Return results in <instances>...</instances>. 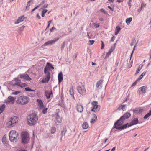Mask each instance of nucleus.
I'll return each mask as SVG.
<instances>
[{
  "mask_svg": "<svg viewBox=\"0 0 151 151\" xmlns=\"http://www.w3.org/2000/svg\"><path fill=\"white\" fill-rule=\"evenodd\" d=\"M131 114L129 112H126L114 124V128L118 130H122L119 128L122 126L125 120L129 118L131 116Z\"/></svg>",
  "mask_w": 151,
  "mask_h": 151,
  "instance_id": "nucleus-1",
  "label": "nucleus"
},
{
  "mask_svg": "<svg viewBox=\"0 0 151 151\" xmlns=\"http://www.w3.org/2000/svg\"><path fill=\"white\" fill-rule=\"evenodd\" d=\"M38 117L35 113H32L29 115L27 117V123L29 125H35L38 120Z\"/></svg>",
  "mask_w": 151,
  "mask_h": 151,
  "instance_id": "nucleus-2",
  "label": "nucleus"
},
{
  "mask_svg": "<svg viewBox=\"0 0 151 151\" xmlns=\"http://www.w3.org/2000/svg\"><path fill=\"white\" fill-rule=\"evenodd\" d=\"M29 98L26 96H21L19 97L16 101V103L18 104L25 105L29 101Z\"/></svg>",
  "mask_w": 151,
  "mask_h": 151,
  "instance_id": "nucleus-3",
  "label": "nucleus"
},
{
  "mask_svg": "<svg viewBox=\"0 0 151 151\" xmlns=\"http://www.w3.org/2000/svg\"><path fill=\"white\" fill-rule=\"evenodd\" d=\"M18 118L14 116L11 117L7 122L6 125L9 128L15 126L18 122Z\"/></svg>",
  "mask_w": 151,
  "mask_h": 151,
  "instance_id": "nucleus-4",
  "label": "nucleus"
},
{
  "mask_svg": "<svg viewBox=\"0 0 151 151\" xmlns=\"http://www.w3.org/2000/svg\"><path fill=\"white\" fill-rule=\"evenodd\" d=\"M9 139L11 142H14L19 137V135L16 131L12 130L11 131L9 134Z\"/></svg>",
  "mask_w": 151,
  "mask_h": 151,
  "instance_id": "nucleus-5",
  "label": "nucleus"
},
{
  "mask_svg": "<svg viewBox=\"0 0 151 151\" xmlns=\"http://www.w3.org/2000/svg\"><path fill=\"white\" fill-rule=\"evenodd\" d=\"M138 123L139 121L138 119L137 118H134L130 123L129 124L127 123L125 124L122 125L119 128L120 129H121V130H122L126 128L127 127H129L132 125L136 124H138Z\"/></svg>",
  "mask_w": 151,
  "mask_h": 151,
  "instance_id": "nucleus-6",
  "label": "nucleus"
},
{
  "mask_svg": "<svg viewBox=\"0 0 151 151\" xmlns=\"http://www.w3.org/2000/svg\"><path fill=\"white\" fill-rule=\"evenodd\" d=\"M21 137L22 142L24 143H27L29 141V134L26 132L22 133Z\"/></svg>",
  "mask_w": 151,
  "mask_h": 151,
  "instance_id": "nucleus-7",
  "label": "nucleus"
},
{
  "mask_svg": "<svg viewBox=\"0 0 151 151\" xmlns=\"http://www.w3.org/2000/svg\"><path fill=\"white\" fill-rule=\"evenodd\" d=\"M91 104L92 108L91 109V111L95 113L98 112L100 108V106L98 105V102L95 101H93L91 103Z\"/></svg>",
  "mask_w": 151,
  "mask_h": 151,
  "instance_id": "nucleus-8",
  "label": "nucleus"
},
{
  "mask_svg": "<svg viewBox=\"0 0 151 151\" xmlns=\"http://www.w3.org/2000/svg\"><path fill=\"white\" fill-rule=\"evenodd\" d=\"M15 98L11 96H9L5 100L4 102L6 104H13L14 103Z\"/></svg>",
  "mask_w": 151,
  "mask_h": 151,
  "instance_id": "nucleus-9",
  "label": "nucleus"
},
{
  "mask_svg": "<svg viewBox=\"0 0 151 151\" xmlns=\"http://www.w3.org/2000/svg\"><path fill=\"white\" fill-rule=\"evenodd\" d=\"M77 90L79 93L82 95L86 93L85 86L83 85L78 86L77 87Z\"/></svg>",
  "mask_w": 151,
  "mask_h": 151,
  "instance_id": "nucleus-10",
  "label": "nucleus"
},
{
  "mask_svg": "<svg viewBox=\"0 0 151 151\" xmlns=\"http://www.w3.org/2000/svg\"><path fill=\"white\" fill-rule=\"evenodd\" d=\"M59 39V38L58 37L55 38L53 40L48 41L45 43L43 46H45L48 45H51L55 43Z\"/></svg>",
  "mask_w": 151,
  "mask_h": 151,
  "instance_id": "nucleus-11",
  "label": "nucleus"
},
{
  "mask_svg": "<svg viewBox=\"0 0 151 151\" xmlns=\"http://www.w3.org/2000/svg\"><path fill=\"white\" fill-rule=\"evenodd\" d=\"M46 74H47L46 75L45 78V79H43L41 81V82L42 83H47L50 78V73L49 72H47V73Z\"/></svg>",
  "mask_w": 151,
  "mask_h": 151,
  "instance_id": "nucleus-12",
  "label": "nucleus"
},
{
  "mask_svg": "<svg viewBox=\"0 0 151 151\" xmlns=\"http://www.w3.org/2000/svg\"><path fill=\"white\" fill-rule=\"evenodd\" d=\"M20 77L21 78L27 80H30L31 79L30 78L28 75L27 74H20Z\"/></svg>",
  "mask_w": 151,
  "mask_h": 151,
  "instance_id": "nucleus-13",
  "label": "nucleus"
},
{
  "mask_svg": "<svg viewBox=\"0 0 151 151\" xmlns=\"http://www.w3.org/2000/svg\"><path fill=\"white\" fill-rule=\"evenodd\" d=\"M147 87L145 86H143L139 89V94L140 95L145 93L146 92Z\"/></svg>",
  "mask_w": 151,
  "mask_h": 151,
  "instance_id": "nucleus-14",
  "label": "nucleus"
},
{
  "mask_svg": "<svg viewBox=\"0 0 151 151\" xmlns=\"http://www.w3.org/2000/svg\"><path fill=\"white\" fill-rule=\"evenodd\" d=\"M37 105L41 109H42L44 107L42 101L41 100L37 99Z\"/></svg>",
  "mask_w": 151,
  "mask_h": 151,
  "instance_id": "nucleus-15",
  "label": "nucleus"
},
{
  "mask_svg": "<svg viewBox=\"0 0 151 151\" xmlns=\"http://www.w3.org/2000/svg\"><path fill=\"white\" fill-rule=\"evenodd\" d=\"M76 108L77 111L80 113H82L83 110V107L79 104H77Z\"/></svg>",
  "mask_w": 151,
  "mask_h": 151,
  "instance_id": "nucleus-16",
  "label": "nucleus"
},
{
  "mask_svg": "<svg viewBox=\"0 0 151 151\" xmlns=\"http://www.w3.org/2000/svg\"><path fill=\"white\" fill-rule=\"evenodd\" d=\"M103 80H101L99 81L96 84V87L97 88L100 89L101 88L102 86V83Z\"/></svg>",
  "mask_w": 151,
  "mask_h": 151,
  "instance_id": "nucleus-17",
  "label": "nucleus"
},
{
  "mask_svg": "<svg viewBox=\"0 0 151 151\" xmlns=\"http://www.w3.org/2000/svg\"><path fill=\"white\" fill-rule=\"evenodd\" d=\"M45 95L47 98H50L52 95V91H46Z\"/></svg>",
  "mask_w": 151,
  "mask_h": 151,
  "instance_id": "nucleus-18",
  "label": "nucleus"
},
{
  "mask_svg": "<svg viewBox=\"0 0 151 151\" xmlns=\"http://www.w3.org/2000/svg\"><path fill=\"white\" fill-rule=\"evenodd\" d=\"M24 16H21L19 17L18 19L15 22V24H18L23 21L24 18H23Z\"/></svg>",
  "mask_w": 151,
  "mask_h": 151,
  "instance_id": "nucleus-19",
  "label": "nucleus"
},
{
  "mask_svg": "<svg viewBox=\"0 0 151 151\" xmlns=\"http://www.w3.org/2000/svg\"><path fill=\"white\" fill-rule=\"evenodd\" d=\"M59 83L61 82L63 78L62 73L61 72L59 73L58 76Z\"/></svg>",
  "mask_w": 151,
  "mask_h": 151,
  "instance_id": "nucleus-20",
  "label": "nucleus"
},
{
  "mask_svg": "<svg viewBox=\"0 0 151 151\" xmlns=\"http://www.w3.org/2000/svg\"><path fill=\"white\" fill-rule=\"evenodd\" d=\"M93 117L90 121L91 123H93L95 122L97 120V116L95 114L93 115Z\"/></svg>",
  "mask_w": 151,
  "mask_h": 151,
  "instance_id": "nucleus-21",
  "label": "nucleus"
},
{
  "mask_svg": "<svg viewBox=\"0 0 151 151\" xmlns=\"http://www.w3.org/2000/svg\"><path fill=\"white\" fill-rule=\"evenodd\" d=\"M2 142L4 144L6 145L7 143V141L6 139V137L5 135H4L2 138Z\"/></svg>",
  "mask_w": 151,
  "mask_h": 151,
  "instance_id": "nucleus-22",
  "label": "nucleus"
},
{
  "mask_svg": "<svg viewBox=\"0 0 151 151\" xmlns=\"http://www.w3.org/2000/svg\"><path fill=\"white\" fill-rule=\"evenodd\" d=\"M14 81H15V84L14 85H17L18 86L19 85L21 82L20 80L17 78H15L14 79Z\"/></svg>",
  "mask_w": 151,
  "mask_h": 151,
  "instance_id": "nucleus-23",
  "label": "nucleus"
},
{
  "mask_svg": "<svg viewBox=\"0 0 151 151\" xmlns=\"http://www.w3.org/2000/svg\"><path fill=\"white\" fill-rule=\"evenodd\" d=\"M121 30V28L119 26H116V28L115 29V35H117L119 32Z\"/></svg>",
  "mask_w": 151,
  "mask_h": 151,
  "instance_id": "nucleus-24",
  "label": "nucleus"
},
{
  "mask_svg": "<svg viewBox=\"0 0 151 151\" xmlns=\"http://www.w3.org/2000/svg\"><path fill=\"white\" fill-rule=\"evenodd\" d=\"M146 74V72H144L142 73V74L139 76V77L138 78L137 80V81H139L143 77V76H144L145 74Z\"/></svg>",
  "mask_w": 151,
  "mask_h": 151,
  "instance_id": "nucleus-25",
  "label": "nucleus"
},
{
  "mask_svg": "<svg viewBox=\"0 0 151 151\" xmlns=\"http://www.w3.org/2000/svg\"><path fill=\"white\" fill-rule=\"evenodd\" d=\"M126 106L124 105H122L120 106L118 108V109L119 110H122L124 111L125 110Z\"/></svg>",
  "mask_w": 151,
  "mask_h": 151,
  "instance_id": "nucleus-26",
  "label": "nucleus"
},
{
  "mask_svg": "<svg viewBox=\"0 0 151 151\" xmlns=\"http://www.w3.org/2000/svg\"><path fill=\"white\" fill-rule=\"evenodd\" d=\"M6 107V105L5 104H3L0 107V113H2Z\"/></svg>",
  "mask_w": 151,
  "mask_h": 151,
  "instance_id": "nucleus-27",
  "label": "nucleus"
},
{
  "mask_svg": "<svg viewBox=\"0 0 151 151\" xmlns=\"http://www.w3.org/2000/svg\"><path fill=\"white\" fill-rule=\"evenodd\" d=\"M88 124L87 122H84L82 125V127L84 129H86L88 128Z\"/></svg>",
  "mask_w": 151,
  "mask_h": 151,
  "instance_id": "nucleus-28",
  "label": "nucleus"
},
{
  "mask_svg": "<svg viewBox=\"0 0 151 151\" xmlns=\"http://www.w3.org/2000/svg\"><path fill=\"white\" fill-rule=\"evenodd\" d=\"M143 109L142 108H139L136 110L135 112L137 113L140 114L143 111Z\"/></svg>",
  "mask_w": 151,
  "mask_h": 151,
  "instance_id": "nucleus-29",
  "label": "nucleus"
},
{
  "mask_svg": "<svg viewBox=\"0 0 151 151\" xmlns=\"http://www.w3.org/2000/svg\"><path fill=\"white\" fill-rule=\"evenodd\" d=\"M132 20V18L131 17L127 18L126 20V22L127 24H129L131 21Z\"/></svg>",
  "mask_w": 151,
  "mask_h": 151,
  "instance_id": "nucleus-30",
  "label": "nucleus"
},
{
  "mask_svg": "<svg viewBox=\"0 0 151 151\" xmlns=\"http://www.w3.org/2000/svg\"><path fill=\"white\" fill-rule=\"evenodd\" d=\"M151 115V110H150L149 112L144 117V119H147Z\"/></svg>",
  "mask_w": 151,
  "mask_h": 151,
  "instance_id": "nucleus-31",
  "label": "nucleus"
},
{
  "mask_svg": "<svg viewBox=\"0 0 151 151\" xmlns=\"http://www.w3.org/2000/svg\"><path fill=\"white\" fill-rule=\"evenodd\" d=\"M47 65L49 69L51 68L52 69H54V68L53 67L52 65L50 63H48V62L47 63Z\"/></svg>",
  "mask_w": 151,
  "mask_h": 151,
  "instance_id": "nucleus-32",
  "label": "nucleus"
},
{
  "mask_svg": "<svg viewBox=\"0 0 151 151\" xmlns=\"http://www.w3.org/2000/svg\"><path fill=\"white\" fill-rule=\"evenodd\" d=\"M56 119L57 121L59 122L60 123L62 121V119H61L60 117L59 116V115H57L56 117Z\"/></svg>",
  "mask_w": 151,
  "mask_h": 151,
  "instance_id": "nucleus-33",
  "label": "nucleus"
},
{
  "mask_svg": "<svg viewBox=\"0 0 151 151\" xmlns=\"http://www.w3.org/2000/svg\"><path fill=\"white\" fill-rule=\"evenodd\" d=\"M66 132V130L65 129H63L61 132L62 136H64Z\"/></svg>",
  "mask_w": 151,
  "mask_h": 151,
  "instance_id": "nucleus-34",
  "label": "nucleus"
},
{
  "mask_svg": "<svg viewBox=\"0 0 151 151\" xmlns=\"http://www.w3.org/2000/svg\"><path fill=\"white\" fill-rule=\"evenodd\" d=\"M70 93L71 95H72L73 97L74 92H73V90L72 88H70L69 90Z\"/></svg>",
  "mask_w": 151,
  "mask_h": 151,
  "instance_id": "nucleus-35",
  "label": "nucleus"
},
{
  "mask_svg": "<svg viewBox=\"0 0 151 151\" xmlns=\"http://www.w3.org/2000/svg\"><path fill=\"white\" fill-rule=\"evenodd\" d=\"M26 84L24 83H21L20 82L18 86L21 87H24L26 86Z\"/></svg>",
  "mask_w": 151,
  "mask_h": 151,
  "instance_id": "nucleus-36",
  "label": "nucleus"
},
{
  "mask_svg": "<svg viewBox=\"0 0 151 151\" xmlns=\"http://www.w3.org/2000/svg\"><path fill=\"white\" fill-rule=\"evenodd\" d=\"M56 130V128L54 127H52L51 129V133L52 134L54 133Z\"/></svg>",
  "mask_w": 151,
  "mask_h": 151,
  "instance_id": "nucleus-37",
  "label": "nucleus"
},
{
  "mask_svg": "<svg viewBox=\"0 0 151 151\" xmlns=\"http://www.w3.org/2000/svg\"><path fill=\"white\" fill-rule=\"evenodd\" d=\"M49 69V68L47 65L45 67L44 69V72L45 73H47V72H49V71H48Z\"/></svg>",
  "mask_w": 151,
  "mask_h": 151,
  "instance_id": "nucleus-38",
  "label": "nucleus"
},
{
  "mask_svg": "<svg viewBox=\"0 0 151 151\" xmlns=\"http://www.w3.org/2000/svg\"><path fill=\"white\" fill-rule=\"evenodd\" d=\"M44 108V107L42 109V113H43L44 114H45L47 113L48 108Z\"/></svg>",
  "mask_w": 151,
  "mask_h": 151,
  "instance_id": "nucleus-39",
  "label": "nucleus"
},
{
  "mask_svg": "<svg viewBox=\"0 0 151 151\" xmlns=\"http://www.w3.org/2000/svg\"><path fill=\"white\" fill-rule=\"evenodd\" d=\"M142 68V66H141L140 67V65H139V67L138 69H137L136 71V72L135 73L136 74H138L139 72L140 71V70Z\"/></svg>",
  "mask_w": 151,
  "mask_h": 151,
  "instance_id": "nucleus-40",
  "label": "nucleus"
},
{
  "mask_svg": "<svg viewBox=\"0 0 151 151\" xmlns=\"http://www.w3.org/2000/svg\"><path fill=\"white\" fill-rule=\"evenodd\" d=\"M25 90L27 91H34L35 90H32L30 89L29 88L27 87L25 88Z\"/></svg>",
  "mask_w": 151,
  "mask_h": 151,
  "instance_id": "nucleus-41",
  "label": "nucleus"
},
{
  "mask_svg": "<svg viewBox=\"0 0 151 151\" xmlns=\"http://www.w3.org/2000/svg\"><path fill=\"white\" fill-rule=\"evenodd\" d=\"M20 91H16L15 92L12 93V94L16 95L20 93Z\"/></svg>",
  "mask_w": 151,
  "mask_h": 151,
  "instance_id": "nucleus-42",
  "label": "nucleus"
},
{
  "mask_svg": "<svg viewBox=\"0 0 151 151\" xmlns=\"http://www.w3.org/2000/svg\"><path fill=\"white\" fill-rule=\"evenodd\" d=\"M88 42H90V43L89 44V45H91L94 43L95 41L93 40H89Z\"/></svg>",
  "mask_w": 151,
  "mask_h": 151,
  "instance_id": "nucleus-43",
  "label": "nucleus"
},
{
  "mask_svg": "<svg viewBox=\"0 0 151 151\" xmlns=\"http://www.w3.org/2000/svg\"><path fill=\"white\" fill-rule=\"evenodd\" d=\"M32 0H30L28 2L27 4V7H28V9H29V6H30V4L29 3L32 2Z\"/></svg>",
  "mask_w": 151,
  "mask_h": 151,
  "instance_id": "nucleus-44",
  "label": "nucleus"
},
{
  "mask_svg": "<svg viewBox=\"0 0 151 151\" xmlns=\"http://www.w3.org/2000/svg\"><path fill=\"white\" fill-rule=\"evenodd\" d=\"M93 25L94 27L96 28L99 27V24L94 23L93 24Z\"/></svg>",
  "mask_w": 151,
  "mask_h": 151,
  "instance_id": "nucleus-45",
  "label": "nucleus"
},
{
  "mask_svg": "<svg viewBox=\"0 0 151 151\" xmlns=\"http://www.w3.org/2000/svg\"><path fill=\"white\" fill-rule=\"evenodd\" d=\"M114 48L113 47H111L109 50V52L111 53L114 51Z\"/></svg>",
  "mask_w": 151,
  "mask_h": 151,
  "instance_id": "nucleus-46",
  "label": "nucleus"
},
{
  "mask_svg": "<svg viewBox=\"0 0 151 151\" xmlns=\"http://www.w3.org/2000/svg\"><path fill=\"white\" fill-rule=\"evenodd\" d=\"M101 49H104V45L103 42L102 41H101Z\"/></svg>",
  "mask_w": 151,
  "mask_h": 151,
  "instance_id": "nucleus-47",
  "label": "nucleus"
},
{
  "mask_svg": "<svg viewBox=\"0 0 151 151\" xmlns=\"http://www.w3.org/2000/svg\"><path fill=\"white\" fill-rule=\"evenodd\" d=\"M65 42H63V45L61 47L62 50H63V49L64 47H65Z\"/></svg>",
  "mask_w": 151,
  "mask_h": 151,
  "instance_id": "nucleus-48",
  "label": "nucleus"
},
{
  "mask_svg": "<svg viewBox=\"0 0 151 151\" xmlns=\"http://www.w3.org/2000/svg\"><path fill=\"white\" fill-rule=\"evenodd\" d=\"M40 6H36L33 9H32V12L33 11H35V10L36 9H37V8H38Z\"/></svg>",
  "mask_w": 151,
  "mask_h": 151,
  "instance_id": "nucleus-49",
  "label": "nucleus"
},
{
  "mask_svg": "<svg viewBox=\"0 0 151 151\" xmlns=\"http://www.w3.org/2000/svg\"><path fill=\"white\" fill-rule=\"evenodd\" d=\"M139 81H137V80H136V81L134 83H133V84H132V86H134L135 85H136V83H137L138 82H139Z\"/></svg>",
  "mask_w": 151,
  "mask_h": 151,
  "instance_id": "nucleus-50",
  "label": "nucleus"
},
{
  "mask_svg": "<svg viewBox=\"0 0 151 151\" xmlns=\"http://www.w3.org/2000/svg\"><path fill=\"white\" fill-rule=\"evenodd\" d=\"M101 11L103 12L104 14H106L107 12L106 11L104 10L103 9H100Z\"/></svg>",
  "mask_w": 151,
  "mask_h": 151,
  "instance_id": "nucleus-51",
  "label": "nucleus"
},
{
  "mask_svg": "<svg viewBox=\"0 0 151 151\" xmlns=\"http://www.w3.org/2000/svg\"><path fill=\"white\" fill-rule=\"evenodd\" d=\"M48 11V10L47 9H44L42 11V12L44 14H45L47 11Z\"/></svg>",
  "mask_w": 151,
  "mask_h": 151,
  "instance_id": "nucleus-52",
  "label": "nucleus"
},
{
  "mask_svg": "<svg viewBox=\"0 0 151 151\" xmlns=\"http://www.w3.org/2000/svg\"><path fill=\"white\" fill-rule=\"evenodd\" d=\"M145 6H146L145 4L142 3V4L141 7H142V8L143 7H145Z\"/></svg>",
  "mask_w": 151,
  "mask_h": 151,
  "instance_id": "nucleus-53",
  "label": "nucleus"
},
{
  "mask_svg": "<svg viewBox=\"0 0 151 151\" xmlns=\"http://www.w3.org/2000/svg\"><path fill=\"white\" fill-rule=\"evenodd\" d=\"M56 28H55V27H53L52 28H51L50 29V31L51 32H52L53 31L54 29H55Z\"/></svg>",
  "mask_w": 151,
  "mask_h": 151,
  "instance_id": "nucleus-54",
  "label": "nucleus"
},
{
  "mask_svg": "<svg viewBox=\"0 0 151 151\" xmlns=\"http://www.w3.org/2000/svg\"><path fill=\"white\" fill-rule=\"evenodd\" d=\"M111 53L108 52L106 54V57H108L111 54Z\"/></svg>",
  "mask_w": 151,
  "mask_h": 151,
  "instance_id": "nucleus-55",
  "label": "nucleus"
},
{
  "mask_svg": "<svg viewBox=\"0 0 151 151\" xmlns=\"http://www.w3.org/2000/svg\"><path fill=\"white\" fill-rule=\"evenodd\" d=\"M142 7H140L139 8V9H138L137 10V11L138 12L140 13V12L142 10Z\"/></svg>",
  "mask_w": 151,
  "mask_h": 151,
  "instance_id": "nucleus-56",
  "label": "nucleus"
},
{
  "mask_svg": "<svg viewBox=\"0 0 151 151\" xmlns=\"http://www.w3.org/2000/svg\"><path fill=\"white\" fill-rule=\"evenodd\" d=\"M48 6V4H45L44 6H43V7L44 8H47Z\"/></svg>",
  "mask_w": 151,
  "mask_h": 151,
  "instance_id": "nucleus-57",
  "label": "nucleus"
},
{
  "mask_svg": "<svg viewBox=\"0 0 151 151\" xmlns=\"http://www.w3.org/2000/svg\"><path fill=\"white\" fill-rule=\"evenodd\" d=\"M114 36H113V37L111 38V39L110 40V42H113L114 40Z\"/></svg>",
  "mask_w": 151,
  "mask_h": 151,
  "instance_id": "nucleus-58",
  "label": "nucleus"
},
{
  "mask_svg": "<svg viewBox=\"0 0 151 151\" xmlns=\"http://www.w3.org/2000/svg\"><path fill=\"white\" fill-rule=\"evenodd\" d=\"M37 17L39 19H40L41 18V17L39 15V14H38L37 15Z\"/></svg>",
  "mask_w": 151,
  "mask_h": 151,
  "instance_id": "nucleus-59",
  "label": "nucleus"
},
{
  "mask_svg": "<svg viewBox=\"0 0 151 151\" xmlns=\"http://www.w3.org/2000/svg\"><path fill=\"white\" fill-rule=\"evenodd\" d=\"M114 0H108L110 3H113Z\"/></svg>",
  "mask_w": 151,
  "mask_h": 151,
  "instance_id": "nucleus-60",
  "label": "nucleus"
},
{
  "mask_svg": "<svg viewBox=\"0 0 151 151\" xmlns=\"http://www.w3.org/2000/svg\"><path fill=\"white\" fill-rule=\"evenodd\" d=\"M124 0H117V1L118 2L120 3L123 2Z\"/></svg>",
  "mask_w": 151,
  "mask_h": 151,
  "instance_id": "nucleus-61",
  "label": "nucleus"
},
{
  "mask_svg": "<svg viewBox=\"0 0 151 151\" xmlns=\"http://www.w3.org/2000/svg\"><path fill=\"white\" fill-rule=\"evenodd\" d=\"M108 8H109L112 11H113V9L110 6H108Z\"/></svg>",
  "mask_w": 151,
  "mask_h": 151,
  "instance_id": "nucleus-62",
  "label": "nucleus"
},
{
  "mask_svg": "<svg viewBox=\"0 0 151 151\" xmlns=\"http://www.w3.org/2000/svg\"><path fill=\"white\" fill-rule=\"evenodd\" d=\"M115 147H114L111 150V151H114L115 150Z\"/></svg>",
  "mask_w": 151,
  "mask_h": 151,
  "instance_id": "nucleus-63",
  "label": "nucleus"
},
{
  "mask_svg": "<svg viewBox=\"0 0 151 151\" xmlns=\"http://www.w3.org/2000/svg\"><path fill=\"white\" fill-rule=\"evenodd\" d=\"M45 14L43 13L42 12V17H44L45 16Z\"/></svg>",
  "mask_w": 151,
  "mask_h": 151,
  "instance_id": "nucleus-64",
  "label": "nucleus"
}]
</instances>
